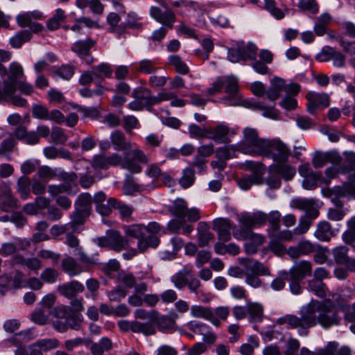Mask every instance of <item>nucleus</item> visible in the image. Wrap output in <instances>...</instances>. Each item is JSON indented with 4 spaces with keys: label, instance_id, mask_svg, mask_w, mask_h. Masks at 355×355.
Masks as SVG:
<instances>
[{
    "label": "nucleus",
    "instance_id": "14",
    "mask_svg": "<svg viewBox=\"0 0 355 355\" xmlns=\"http://www.w3.org/2000/svg\"><path fill=\"white\" fill-rule=\"evenodd\" d=\"M308 101L307 110L311 114H315L318 107H327L330 104L329 96L326 93L309 92L306 95Z\"/></svg>",
    "mask_w": 355,
    "mask_h": 355
},
{
    "label": "nucleus",
    "instance_id": "41",
    "mask_svg": "<svg viewBox=\"0 0 355 355\" xmlns=\"http://www.w3.org/2000/svg\"><path fill=\"white\" fill-rule=\"evenodd\" d=\"M308 288L318 297L324 298L327 295V288L322 281L311 279L308 281Z\"/></svg>",
    "mask_w": 355,
    "mask_h": 355
},
{
    "label": "nucleus",
    "instance_id": "23",
    "mask_svg": "<svg viewBox=\"0 0 355 355\" xmlns=\"http://www.w3.org/2000/svg\"><path fill=\"white\" fill-rule=\"evenodd\" d=\"M178 318V315L174 311H171L168 315L157 316L155 320L158 329L163 332H166L175 329V320Z\"/></svg>",
    "mask_w": 355,
    "mask_h": 355
},
{
    "label": "nucleus",
    "instance_id": "35",
    "mask_svg": "<svg viewBox=\"0 0 355 355\" xmlns=\"http://www.w3.org/2000/svg\"><path fill=\"white\" fill-rule=\"evenodd\" d=\"M43 152L48 159L63 158L71 159V153L63 148H57L54 146H48L44 148Z\"/></svg>",
    "mask_w": 355,
    "mask_h": 355
},
{
    "label": "nucleus",
    "instance_id": "4",
    "mask_svg": "<svg viewBox=\"0 0 355 355\" xmlns=\"http://www.w3.org/2000/svg\"><path fill=\"white\" fill-rule=\"evenodd\" d=\"M260 155L271 158L277 163L286 162L291 155V150L279 139H266Z\"/></svg>",
    "mask_w": 355,
    "mask_h": 355
},
{
    "label": "nucleus",
    "instance_id": "64",
    "mask_svg": "<svg viewBox=\"0 0 355 355\" xmlns=\"http://www.w3.org/2000/svg\"><path fill=\"white\" fill-rule=\"evenodd\" d=\"M312 225V221L307 216H302L299 220V223L293 229V233L295 235L304 234L308 232Z\"/></svg>",
    "mask_w": 355,
    "mask_h": 355
},
{
    "label": "nucleus",
    "instance_id": "12",
    "mask_svg": "<svg viewBox=\"0 0 355 355\" xmlns=\"http://www.w3.org/2000/svg\"><path fill=\"white\" fill-rule=\"evenodd\" d=\"M96 44V40L86 37L83 40L76 41L71 47V50L75 53L79 58L83 60L87 64L94 62V58L91 54V49Z\"/></svg>",
    "mask_w": 355,
    "mask_h": 355
},
{
    "label": "nucleus",
    "instance_id": "29",
    "mask_svg": "<svg viewBox=\"0 0 355 355\" xmlns=\"http://www.w3.org/2000/svg\"><path fill=\"white\" fill-rule=\"evenodd\" d=\"M334 232L330 223L327 221H320L317 225L314 236L321 241H329L333 236Z\"/></svg>",
    "mask_w": 355,
    "mask_h": 355
},
{
    "label": "nucleus",
    "instance_id": "38",
    "mask_svg": "<svg viewBox=\"0 0 355 355\" xmlns=\"http://www.w3.org/2000/svg\"><path fill=\"white\" fill-rule=\"evenodd\" d=\"M237 151L239 149L236 145H230L218 148L215 153L218 159L224 160L226 162L227 159L236 157Z\"/></svg>",
    "mask_w": 355,
    "mask_h": 355
},
{
    "label": "nucleus",
    "instance_id": "63",
    "mask_svg": "<svg viewBox=\"0 0 355 355\" xmlns=\"http://www.w3.org/2000/svg\"><path fill=\"white\" fill-rule=\"evenodd\" d=\"M121 166L122 168L127 169L132 173H139L141 171V166L136 163L133 159L128 157V156L122 157V162H121Z\"/></svg>",
    "mask_w": 355,
    "mask_h": 355
},
{
    "label": "nucleus",
    "instance_id": "11",
    "mask_svg": "<svg viewBox=\"0 0 355 355\" xmlns=\"http://www.w3.org/2000/svg\"><path fill=\"white\" fill-rule=\"evenodd\" d=\"M157 1L162 6L166 8V10L162 11L158 7L152 6L150 9V16L157 22L163 24V27L172 29L173 24L176 21L175 12L172 10L168 8V4L166 2L165 3L163 0Z\"/></svg>",
    "mask_w": 355,
    "mask_h": 355
},
{
    "label": "nucleus",
    "instance_id": "10",
    "mask_svg": "<svg viewBox=\"0 0 355 355\" xmlns=\"http://www.w3.org/2000/svg\"><path fill=\"white\" fill-rule=\"evenodd\" d=\"M267 221V215L261 211L245 213L239 218V229L233 232L252 231L253 228L260 227Z\"/></svg>",
    "mask_w": 355,
    "mask_h": 355
},
{
    "label": "nucleus",
    "instance_id": "57",
    "mask_svg": "<svg viewBox=\"0 0 355 355\" xmlns=\"http://www.w3.org/2000/svg\"><path fill=\"white\" fill-rule=\"evenodd\" d=\"M259 346V341L257 338L254 336H250L248 338V343L241 345L239 347V352L242 355H252L254 349Z\"/></svg>",
    "mask_w": 355,
    "mask_h": 355
},
{
    "label": "nucleus",
    "instance_id": "3",
    "mask_svg": "<svg viewBox=\"0 0 355 355\" xmlns=\"http://www.w3.org/2000/svg\"><path fill=\"white\" fill-rule=\"evenodd\" d=\"M266 139L260 138L257 129L246 127L243 130V139L236 144L239 151L248 155H260Z\"/></svg>",
    "mask_w": 355,
    "mask_h": 355
},
{
    "label": "nucleus",
    "instance_id": "62",
    "mask_svg": "<svg viewBox=\"0 0 355 355\" xmlns=\"http://www.w3.org/2000/svg\"><path fill=\"white\" fill-rule=\"evenodd\" d=\"M37 176L42 180H53L57 176V173L50 166L44 165L38 167L34 178H35Z\"/></svg>",
    "mask_w": 355,
    "mask_h": 355
},
{
    "label": "nucleus",
    "instance_id": "39",
    "mask_svg": "<svg viewBox=\"0 0 355 355\" xmlns=\"http://www.w3.org/2000/svg\"><path fill=\"white\" fill-rule=\"evenodd\" d=\"M262 178L257 173H252L249 176H245L238 180L239 187L243 190H248L253 184H259L261 183Z\"/></svg>",
    "mask_w": 355,
    "mask_h": 355
},
{
    "label": "nucleus",
    "instance_id": "20",
    "mask_svg": "<svg viewBox=\"0 0 355 355\" xmlns=\"http://www.w3.org/2000/svg\"><path fill=\"white\" fill-rule=\"evenodd\" d=\"M85 286L77 280L64 283L58 287V293L68 299L75 297L77 294L84 291Z\"/></svg>",
    "mask_w": 355,
    "mask_h": 355
},
{
    "label": "nucleus",
    "instance_id": "19",
    "mask_svg": "<svg viewBox=\"0 0 355 355\" xmlns=\"http://www.w3.org/2000/svg\"><path fill=\"white\" fill-rule=\"evenodd\" d=\"M191 315L195 318H204L209 320L216 327H218L220 324L219 319L215 316L214 310L211 307L193 305L191 308Z\"/></svg>",
    "mask_w": 355,
    "mask_h": 355
},
{
    "label": "nucleus",
    "instance_id": "25",
    "mask_svg": "<svg viewBox=\"0 0 355 355\" xmlns=\"http://www.w3.org/2000/svg\"><path fill=\"white\" fill-rule=\"evenodd\" d=\"M148 186L138 184L132 175H127L124 180L122 191L124 195L133 196L135 193L146 190Z\"/></svg>",
    "mask_w": 355,
    "mask_h": 355
},
{
    "label": "nucleus",
    "instance_id": "28",
    "mask_svg": "<svg viewBox=\"0 0 355 355\" xmlns=\"http://www.w3.org/2000/svg\"><path fill=\"white\" fill-rule=\"evenodd\" d=\"M329 184V180L322 178L321 172H315L304 178L302 187L306 190H313L318 187V183Z\"/></svg>",
    "mask_w": 355,
    "mask_h": 355
},
{
    "label": "nucleus",
    "instance_id": "30",
    "mask_svg": "<svg viewBox=\"0 0 355 355\" xmlns=\"http://www.w3.org/2000/svg\"><path fill=\"white\" fill-rule=\"evenodd\" d=\"M211 134L208 138L214 140L218 144H225L229 142L227 137L229 134V128L222 124L216 125L211 131H209Z\"/></svg>",
    "mask_w": 355,
    "mask_h": 355
},
{
    "label": "nucleus",
    "instance_id": "18",
    "mask_svg": "<svg viewBox=\"0 0 355 355\" xmlns=\"http://www.w3.org/2000/svg\"><path fill=\"white\" fill-rule=\"evenodd\" d=\"M193 272V266L190 263L186 264L171 277V280L177 288L182 289L188 284Z\"/></svg>",
    "mask_w": 355,
    "mask_h": 355
},
{
    "label": "nucleus",
    "instance_id": "7",
    "mask_svg": "<svg viewBox=\"0 0 355 355\" xmlns=\"http://www.w3.org/2000/svg\"><path fill=\"white\" fill-rule=\"evenodd\" d=\"M170 214L180 219H186L187 221L196 222L200 218V210L197 208L189 209L187 202L182 198L175 199L168 209Z\"/></svg>",
    "mask_w": 355,
    "mask_h": 355
},
{
    "label": "nucleus",
    "instance_id": "50",
    "mask_svg": "<svg viewBox=\"0 0 355 355\" xmlns=\"http://www.w3.org/2000/svg\"><path fill=\"white\" fill-rule=\"evenodd\" d=\"M50 313L51 311L40 306L31 314V319L35 323L43 325L47 323Z\"/></svg>",
    "mask_w": 355,
    "mask_h": 355
},
{
    "label": "nucleus",
    "instance_id": "55",
    "mask_svg": "<svg viewBox=\"0 0 355 355\" xmlns=\"http://www.w3.org/2000/svg\"><path fill=\"white\" fill-rule=\"evenodd\" d=\"M334 38L342 47L343 51L350 56H353L355 62V42H349L341 36H331Z\"/></svg>",
    "mask_w": 355,
    "mask_h": 355
},
{
    "label": "nucleus",
    "instance_id": "16",
    "mask_svg": "<svg viewBox=\"0 0 355 355\" xmlns=\"http://www.w3.org/2000/svg\"><path fill=\"white\" fill-rule=\"evenodd\" d=\"M232 229L231 220L227 218H218L214 221L213 230L217 232L218 239L223 243L231 239L230 230Z\"/></svg>",
    "mask_w": 355,
    "mask_h": 355
},
{
    "label": "nucleus",
    "instance_id": "53",
    "mask_svg": "<svg viewBox=\"0 0 355 355\" xmlns=\"http://www.w3.org/2000/svg\"><path fill=\"white\" fill-rule=\"evenodd\" d=\"M195 182L194 171L189 167L184 168L182 171V175L179 180V184L184 189H187L192 186Z\"/></svg>",
    "mask_w": 355,
    "mask_h": 355
},
{
    "label": "nucleus",
    "instance_id": "54",
    "mask_svg": "<svg viewBox=\"0 0 355 355\" xmlns=\"http://www.w3.org/2000/svg\"><path fill=\"white\" fill-rule=\"evenodd\" d=\"M59 343V340L57 338H44L37 340L33 343V346H37L42 351L48 352L58 347Z\"/></svg>",
    "mask_w": 355,
    "mask_h": 355
},
{
    "label": "nucleus",
    "instance_id": "43",
    "mask_svg": "<svg viewBox=\"0 0 355 355\" xmlns=\"http://www.w3.org/2000/svg\"><path fill=\"white\" fill-rule=\"evenodd\" d=\"M17 190L21 198L26 200L31 192V180L26 175L21 176L17 184Z\"/></svg>",
    "mask_w": 355,
    "mask_h": 355
},
{
    "label": "nucleus",
    "instance_id": "33",
    "mask_svg": "<svg viewBox=\"0 0 355 355\" xmlns=\"http://www.w3.org/2000/svg\"><path fill=\"white\" fill-rule=\"evenodd\" d=\"M331 19V16L327 12L322 13L318 17L313 26V30L316 35L322 36L327 33L328 26Z\"/></svg>",
    "mask_w": 355,
    "mask_h": 355
},
{
    "label": "nucleus",
    "instance_id": "34",
    "mask_svg": "<svg viewBox=\"0 0 355 355\" xmlns=\"http://www.w3.org/2000/svg\"><path fill=\"white\" fill-rule=\"evenodd\" d=\"M208 225L206 223L200 222L198 223V245L200 248L208 245L210 241L214 239V235L208 230Z\"/></svg>",
    "mask_w": 355,
    "mask_h": 355
},
{
    "label": "nucleus",
    "instance_id": "8",
    "mask_svg": "<svg viewBox=\"0 0 355 355\" xmlns=\"http://www.w3.org/2000/svg\"><path fill=\"white\" fill-rule=\"evenodd\" d=\"M131 96L134 99L128 104V107L132 111L150 110L153 106L151 91L146 87L134 89Z\"/></svg>",
    "mask_w": 355,
    "mask_h": 355
},
{
    "label": "nucleus",
    "instance_id": "60",
    "mask_svg": "<svg viewBox=\"0 0 355 355\" xmlns=\"http://www.w3.org/2000/svg\"><path fill=\"white\" fill-rule=\"evenodd\" d=\"M116 199L115 198H110L107 200V203H101L96 205V211L102 216H108L111 214L112 209H114Z\"/></svg>",
    "mask_w": 355,
    "mask_h": 355
},
{
    "label": "nucleus",
    "instance_id": "59",
    "mask_svg": "<svg viewBox=\"0 0 355 355\" xmlns=\"http://www.w3.org/2000/svg\"><path fill=\"white\" fill-rule=\"evenodd\" d=\"M117 279L128 288H132L135 286L136 277L132 273L121 270L117 273Z\"/></svg>",
    "mask_w": 355,
    "mask_h": 355
},
{
    "label": "nucleus",
    "instance_id": "26",
    "mask_svg": "<svg viewBox=\"0 0 355 355\" xmlns=\"http://www.w3.org/2000/svg\"><path fill=\"white\" fill-rule=\"evenodd\" d=\"M110 140L116 150L128 151L131 149L130 144L126 141L125 135L119 130H116L111 134Z\"/></svg>",
    "mask_w": 355,
    "mask_h": 355
},
{
    "label": "nucleus",
    "instance_id": "52",
    "mask_svg": "<svg viewBox=\"0 0 355 355\" xmlns=\"http://www.w3.org/2000/svg\"><path fill=\"white\" fill-rule=\"evenodd\" d=\"M88 5L94 13L101 14L103 12V6L99 0H76V6L80 8H85Z\"/></svg>",
    "mask_w": 355,
    "mask_h": 355
},
{
    "label": "nucleus",
    "instance_id": "13",
    "mask_svg": "<svg viewBox=\"0 0 355 355\" xmlns=\"http://www.w3.org/2000/svg\"><path fill=\"white\" fill-rule=\"evenodd\" d=\"M222 88L228 94L225 98V103L228 105H237L240 99L239 94V80L236 77L231 75L220 80Z\"/></svg>",
    "mask_w": 355,
    "mask_h": 355
},
{
    "label": "nucleus",
    "instance_id": "45",
    "mask_svg": "<svg viewBox=\"0 0 355 355\" xmlns=\"http://www.w3.org/2000/svg\"><path fill=\"white\" fill-rule=\"evenodd\" d=\"M247 312L250 315V320L252 322H260L263 319V306L257 303H250L248 305Z\"/></svg>",
    "mask_w": 355,
    "mask_h": 355
},
{
    "label": "nucleus",
    "instance_id": "37",
    "mask_svg": "<svg viewBox=\"0 0 355 355\" xmlns=\"http://www.w3.org/2000/svg\"><path fill=\"white\" fill-rule=\"evenodd\" d=\"M233 236L235 239L239 240L249 239L250 241V243L256 245V246L262 245L265 241L263 236L259 234H255L252 231L249 230L243 232V233L233 232Z\"/></svg>",
    "mask_w": 355,
    "mask_h": 355
},
{
    "label": "nucleus",
    "instance_id": "36",
    "mask_svg": "<svg viewBox=\"0 0 355 355\" xmlns=\"http://www.w3.org/2000/svg\"><path fill=\"white\" fill-rule=\"evenodd\" d=\"M355 193V185L353 183H345L343 186L334 187L331 189V196L340 198L353 197Z\"/></svg>",
    "mask_w": 355,
    "mask_h": 355
},
{
    "label": "nucleus",
    "instance_id": "31",
    "mask_svg": "<svg viewBox=\"0 0 355 355\" xmlns=\"http://www.w3.org/2000/svg\"><path fill=\"white\" fill-rule=\"evenodd\" d=\"M92 197L89 193L80 194L75 202V209L82 213L91 214Z\"/></svg>",
    "mask_w": 355,
    "mask_h": 355
},
{
    "label": "nucleus",
    "instance_id": "6",
    "mask_svg": "<svg viewBox=\"0 0 355 355\" xmlns=\"http://www.w3.org/2000/svg\"><path fill=\"white\" fill-rule=\"evenodd\" d=\"M245 282L249 286L257 288L261 285L259 276L268 275V268L263 263L254 259H248L244 263Z\"/></svg>",
    "mask_w": 355,
    "mask_h": 355
},
{
    "label": "nucleus",
    "instance_id": "58",
    "mask_svg": "<svg viewBox=\"0 0 355 355\" xmlns=\"http://www.w3.org/2000/svg\"><path fill=\"white\" fill-rule=\"evenodd\" d=\"M145 230L146 226L144 225H132L126 228L125 234L139 241L146 236Z\"/></svg>",
    "mask_w": 355,
    "mask_h": 355
},
{
    "label": "nucleus",
    "instance_id": "27",
    "mask_svg": "<svg viewBox=\"0 0 355 355\" xmlns=\"http://www.w3.org/2000/svg\"><path fill=\"white\" fill-rule=\"evenodd\" d=\"M90 352L92 355H103L105 352H108L112 349V341L107 337H103L98 343L89 341Z\"/></svg>",
    "mask_w": 355,
    "mask_h": 355
},
{
    "label": "nucleus",
    "instance_id": "44",
    "mask_svg": "<svg viewBox=\"0 0 355 355\" xmlns=\"http://www.w3.org/2000/svg\"><path fill=\"white\" fill-rule=\"evenodd\" d=\"M62 266L64 271L71 277L78 275L81 272V269L76 260L70 257L62 260Z\"/></svg>",
    "mask_w": 355,
    "mask_h": 355
},
{
    "label": "nucleus",
    "instance_id": "46",
    "mask_svg": "<svg viewBox=\"0 0 355 355\" xmlns=\"http://www.w3.org/2000/svg\"><path fill=\"white\" fill-rule=\"evenodd\" d=\"M31 37L32 35L29 31H21L10 39V44L13 48L19 49L24 43L28 42Z\"/></svg>",
    "mask_w": 355,
    "mask_h": 355
},
{
    "label": "nucleus",
    "instance_id": "5",
    "mask_svg": "<svg viewBox=\"0 0 355 355\" xmlns=\"http://www.w3.org/2000/svg\"><path fill=\"white\" fill-rule=\"evenodd\" d=\"M96 243L100 247L107 248L116 252L129 248L128 240L115 230H107L105 236L97 239Z\"/></svg>",
    "mask_w": 355,
    "mask_h": 355
},
{
    "label": "nucleus",
    "instance_id": "32",
    "mask_svg": "<svg viewBox=\"0 0 355 355\" xmlns=\"http://www.w3.org/2000/svg\"><path fill=\"white\" fill-rule=\"evenodd\" d=\"M263 8L277 20L284 19L286 14L288 12L287 8L282 10L277 7L275 0H264Z\"/></svg>",
    "mask_w": 355,
    "mask_h": 355
},
{
    "label": "nucleus",
    "instance_id": "42",
    "mask_svg": "<svg viewBox=\"0 0 355 355\" xmlns=\"http://www.w3.org/2000/svg\"><path fill=\"white\" fill-rule=\"evenodd\" d=\"M130 331L135 333H143L146 336L154 335L155 329L148 322H140L137 320L131 321Z\"/></svg>",
    "mask_w": 355,
    "mask_h": 355
},
{
    "label": "nucleus",
    "instance_id": "9",
    "mask_svg": "<svg viewBox=\"0 0 355 355\" xmlns=\"http://www.w3.org/2000/svg\"><path fill=\"white\" fill-rule=\"evenodd\" d=\"M257 47L252 43L245 45L243 43L237 44L228 49L227 56L232 62H246L254 60L257 57Z\"/></svg>",
    "mask_w": 355,
    "mask_h": 355
},
{
    "label": "nucleus",
    "instance_id": "22",
    "mask_svg": "<svg viewBox=\"0 0 355 355\" xmlns=\"http://www.w3.org/2000/svg\"><path fill=\"white\" fill-rule=\"evenodd\" d=\"M270 171L272 173L281 175L286 181L292 180L296 173L295 168L286 162H278L271 165Z\"/></svg>",
    "mask_w": 355,
    "mask_h": 355
},
{
    "label": "nucleus",
    "instance_id": "51",
    "mask_svg": "<svg viewBox=\"0 0 355 355\" xmlns=\"http://www.w3.org/2000/svg\"><path fill=\"white\" fill-rule=\"evenodd\" d=\"M349 248L345 245H340L332 250L334 259L337 264L343 265L348 261Z\"/></svg>",
    "mask_w": 355,
    "mask_h": 355
},
{
    "label": "nucleus",
    "instance_id": "56",
    "mask_svg": "<svg viewBox=\"0 0 355 355\" xmlns=\"http://www.w3.org/2000/svg\"><path fill=\"white\" fill-rule=\"evenodd\" d=\"M159 243V240L156 236L148 235L138 241L137 246L140 251H144L148 247L156 248Z\"/></svg>",
    "mask_w": 355,
    "mask_h": 355
},
{
    "label": "nucleus",
    "instance_id": "2",
    "mask_svg": "<svg viewBox=\"0 0 355 355\" xmlns=\"http://www.w3.org/2000/svg\"><path fill=\"white\" fill-rule=\"evenodd\" d=\"M312 273V265L310 261H301L290 268L288 272H281L286 280L289 282L291 292L294 295L302 293V288L300 282L306 276H311Z\"/></svg>",
    "mask_w": 355,
    "mask_h": 355
},
{
    "label": "nucleus",
    "instance_id": "40",
    "mask_svg": "<svg viewBox=\"0 0 355 355\" xmlns=\"http://www.w3.org/2000/svg\"><path fill=\"white\" fill-rule=\"evenodd\" d=\"M157 62L155 60L143 59L135 64L136 70L141 73L150 74L155 73L160 68L156 67Z\"/></svg>",
    "mask_w": 355,
    "mask_h": 355
},
{
    "label": "nucleus",
    "instance_id": "1",
    "mask_svg": "<svg viewBox=\"0 0 355 355\" xmlns=\"http://www.w3.org/2000/svg\"><path fill=\"white\" fill-rule=\"evenodd\" d=\"M300 317L286 315L278 320L280 324H288L293 329H297L300 336H306L309 329L320 324L324 329H329L340 324L342 317L334 302L326 300L320 302L312 300L300 309Z\"/></svg>",
    "mask_w": 355,
    "mask_h": 355
},
{
    "label": "nucleus",
    "instance_id": "21",
    "mask_svg": "<svg viewBox=\"0 0 355 355\" xmlns=\"http://www.w3.org/2000/svg\"><path fill=\"white\" fill-rule=\"evenodd\" d=\"M340 157L331 152L322 153L317 151L313 154L312 164L315 168H322L328 162L338 163Z\"/></svg>",
    "mask_w": 355,
    "mask_h": 355
},
{
    "label": "nucleus",
    "instance_id": "24",
    "mask_svg": "<svg viewBox=\"0 0 355 355\" xmlns=\"http://www.w3.org/2000/svg\"><path fill=\"white\" fill-rule=\"evenodd\" d=\"M315 250L313 244L309 241H300L296 246L290 247L286 252L293 259L298 258L302 255L308 254Z\"/></svg>",
    "mask_w": 355,
    "mask_h": 355
},
{
    "label": "nucleus",
    "instance_id": "15",
    "mask_svg": "<svg viewBox=\"0 0 355 355\" xmlns=\"http://www.w3.org/2000/svg\"><path fill=\"white\" fill-rule=\"evenodd\" d=\"M24 76L23 67L16 62H11L9 65V76L5 80L6 91L15 93V85L17 82L21 80Z\"/></svg>",
    "mask_w": 355,
    "mask_h": 355
},
{
    "label": "nucleus",
    "instance_id": "48",
    "mask_svg": "<svg viewBox=\"0 0 355 355\" xmlns=\"http://www.w3.org/2000/svg\"><path fill=\"white\" fill-rule=\"evenodd\" d=\"M66 18L65 12L62 8H58L55 13L46 22V26L50 31H55L60 26V22Z\"/></svg>",
    "mask_w": 355,
    "mask_h": 355
},
{
    "label": "nucleus",
    "instance_id": "47",
    "mask_svg": "<svg viewBox=\"0 0 355 355\" xmlns=\"http://www.w3.org/2000/svg\"><path fill=\"white\" fill-rule=\"evenodd\" d=\"M244 105L248 107H253L255 110L263 111L262 114L266 117L275 119L277 116V113L273 107H266L261 105L259 102L250 103L247 101H244Z\"/></svg>",
    "mask_w": 355,
    "mask_h": 355
},
{
    "label": "nucleus",
    "instance_id": "17",
    "mask_svg": "<svg viewBox=\"0 0 355 355\" xmlns=\"http://www.w3.org/2000/svg\"><path fill=\"white\" fill-rule=\"evenodd\" d=\"M17 207V200L12 195L9 186L3 184L0 188V209L6 212Z\"/></svg>",
    "mask_w": 355,
    "mask_h": 355
},
{
    "label": "nucleus",
    "instance_id": "61",
    "mask_svg": "<svg viewBox=\"0 0 355 355\" xmlns=\"http://www.w3.org/2000/svg\"><path fill=\"white\" fill-rule=\"evenodd\" d=\"M297 6L303 11H309L312 14L319 12V5L316 0H300Z\"/></svg>",
    "mask_w": 355,
    "mask_h": 355
},
{
    "label": "nucleus",
    "instance_id": "49",
    "mask_svg": "<svg viewBox=\"0 0 355 355\" xmlns=\"http://www.w3.org/2000/svg\"><path fill=\"white\" fill-rule=\"evenodd\" d=\"M168 64L175 67V71L180 74H187L189 71V67L182 61L178 55L168 56Z\"/></svg>",
    "mask_w": 355,
    "mask_h": 355
}]
</instances>
